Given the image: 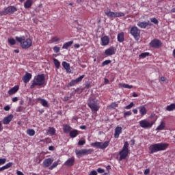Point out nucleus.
I'll use <instances>...</instances> for the list:
<instances>
[{"label":"nucleus","mask_w":175,"mask_h":175,"mask_svg":"<svg viewBox=\"0 0 175 175\" xmlns=\"http://www.w3.org/2000/svg\"><path fill=\"white\" fill-rule=\"evenodd\" d=\"M133 106H135V104H133V102H132L129 105L126 106L124 107V109H126V110H129V109H132V107H133Z\"/></svg>","instance_id":"obj_41"},{"label":"nucleus","mask_w":175,"mask_h":175,"mask_svg":"<svg viewBox=\"0 0 175 175\" xmlns=\"http://www.w3.org/2000/svg\"><path fill=\"white\" fill-rule=\"evenodd\" d=\"M69 134H70V137L74 139V137H77V135H79V131H77L76 129L72 130V131H70Z\"/></svg>","instance_id":"obj_31"},{"label":"nucleus","mask_w":175,"mask_h":175,"mask_svg":"<svg viewBox=\"0 0 175 175\" xmlns=\"http://www.w3.org/2000/svg\"><path fill=\"white\" fill-rule=\"evenodd\" d=\"M13 117L14 116L12 114L8 115V116L5 117L3 120V124H4V125H8V124H10L12 120H13Z\"/></svg>","instance_id":"obj_18"},{"label":"nucleus","mask_w":175,"mask_h":175,"mask_svg":"<svg viewBox=\"0 0 175 175\" xmlns=\"http://www.w3.org/2000/svg\"><path fill=\"white\" fill-rule=\"evenodd\" d=\"M165 109L167 111H173V110H175V104L172 103L171 105H167Z\"/></svg>","instance_id":"obj_33"},{"label":"nucleus","mask_w":175,"mask_h":175,"mask_svg":"<svg viewBox=\"0 0 175 175\" xmlns=\"http://www.w3.org/2000/svg\"><path fill=\"white\" fill-rule=\"evenodd\" d=\"M88 106L92 110V111H98L100 109L99 103L98 100L90 98L88 101Z\"/></svg>","instance_id":"obj_5"},{"label":"nucleus","mask_w":175,"mask_h":175,"mask_svg":"<svg viewBox=\"0 0 175 175\" xmlns=\"http://www.w3.org/2000/svg\"><path fill=\"white\" fill-rule=\"evenodd\" d=\"M85 128H86V126H84V125H82V126H80V129L84 130V129H85Z\"/></svg>","instance_id":"obj_63"},{"label":"nucleus","mask_w":175,"mask_h":175,"mask_svg":"<svg viewBox=\"0 0 175 175\" xmlns=\"http://www.w3.org/2000/svg\"><path fill=\"white\" fill-rule=\"evenodd\" d=\"M97 172H98V173H105V170L99 167L97 169Z\"/></svg>","instance_id":"obj_51"},{"label":"nucleus","mask_w":175,"mask_h":175,"mask_svg":"<svg viewBox=\"0 0 175 175\" xmlns=\"http://www.w3.org/2000/svg\"><path fill=\"white\" fill-rule=\"evenodd\" d=\"M49 133L50 135H55V129L54 127H50L49 130Z\"/></svg>","instance_id":"obj_39"},{"label":"nucleus","mask_w":175,"mask_h":175,"mask_svg":"<svg viewBox=\"0 0 175 175\" xmlns=\"http://www.w3.org/2000/svg\"><path fill=\"white\" fill-rule=\"evenodd\" d=\"M27 133L29 135V136H33L35 135V130L32 129H28L27 130Z\"/></svg>","instance_id":"obj_36"},{"label":"nucleus","mask_w":175,"mask_h":175,"mask_svg":"<svg viewBox=\"0 0 175 175\" xmlns=\"http://www.w3.org/2000/svg\"><path fill=\"white\" fill-rule=\"evenodd\" d=\"M84 79V75H81L79 77L77 78L76 79L72 80L68 85L67 87L68 88L70 87H73V85H76V84H79L81 80Z\"/></svg>","instance_id":"obj_12"},{"label":"nucleus","mask_w":175,"mask_h":175,"mask_svg":"<svg viewBox=\"0 0 175 175\" xmlns=\"http://www.w3.org/2000/svg\"><path fill=\"white\" fill-rule=\"evenodd\" d=\"M63 100H64V102H66V101L69 100V97H68V96H65V97L64 98Z\"/></svg>","instance_id":"obj_57"},{"label":"nucleus","mask_w":175,"mask_h":175,"mask_svg":"<svg viewBox=\"0 0 175 175\" xmlns=\"http://www.w3.org/2000/svg\"><path fill=\"white\" fill-rule=\"evenodd\" d=\"M107 17H111V18H116V12L111 11H107L105 12Z\"/></svg>","instance_id":"obj_30"},{"label":"nucleus","mask_w":175,"mask_h":175,"mask_svg":"<svg viewBox=\"0 0 175 175\" xmlns=\"http://www.w3.org/2000/svg\"><path fill=\"white\" fill-rule=\"evenodd\" d=\"M150 118H154V120H153L152 122H148V120L144 119V120L139 121V124L141 126V128H144V129L152 128V125H154V124H155V121H157V120H158V118L157 117V116H155V114L152 113L150 115Z\"/></svg>","instance_id":"obj_4"},{"label":"nucleus","mask_w":175,"mask_h":175,"mask_svg":"<svg viewBox=\"0 0 175 175\" xmlns=\"http://www.w3.org/2000/svg\"><path fill=\"white\" fill-rule=\"evenodd\" d=\"M63 131L65 133H70L72 131V127L68 124H65L63 126Z\"/></svg>","instance_id":"obj_29"},{"label":"nucleus","mask_w":175,"mask_h":175,"mask_svg":"<svg viewBox=\"0 0 175 175\" xmlns=\"http://www.w3.org/2000/svg\"><path fill=\"white\" fill-rule=\"evenodd\" d=\"M119 85H120V87H122L123 88H128V89L133 88V85H128L126 83H120Z\"/></svg>","instance_id":"obj_35"},{"label":"nucleus","mask_w":175,"mask_h":175,"mask_svg":"<svg viewBox=\"0 0 175 175\" xmlns=\"http://www.w3.org/2000/svg\"><path fill=\"white\" fill-rule=\"evenodd\" d=\"M33 0H27L24 3L25 9H29L32 6Z\"/></svg>","instance_id":"obj_28"},{"label":"nucleus","mask_w":175,"mask_h":175,"mask_svg":"<svg viewBox=\"0 0 175 175\" xmlns=\"http://www.w3.org/2000/svg\"><path fill=\"white\" fill-rule=\"evenodd\" d=\"M79 146H84L85 144V140H80L78 142Z\"/></svg>","instance_id":"obj_50"},{"label":"nucleus","mask_w":175,"mask_h":175,"mask_svg":"<svg viewBox=\"0 0 175 175\" xmlns=\"http://www.w3.org/2000/svg\"><path fill=\"white\" fill-rule=\"evenodd\" d=\"M144 174L145 175H148V174H150V169H149V168L146 169L145 171H144Z\"/></svg>","instance_id":"obj_52"},{"label":"nucleus","mask_w":175,"mask_h":175,"mask_svg":"<svg viewBox=\"0 0 175 175\" xmlns=\"http://www.w3.org/2000/svg\"><path fill=\"white\" fill-rule=\"evenodd\" d=\"M101 46H107L110 43V38L107 36H104L101 38Z\"/></svg>","instance_id":"obj_15"},{"label":"nucleus","mask_w":175,"mask_h":175,"mask_svg":"<svg viewBox=\"0 0 175 175\" xmlns=\"http://www.w3.org/2000/svg\"><path fill=\"white\" fill-rule=\"evenodd\" d=\"M117 39H118V42H119V43H122V42H124V40H125L124 32L119 33L118 34Z\"/></svg>","instance_id":"obj_24"},{"label":"nucleus","mask_w":175,"mask_h":175,"mask_svg":"<svg viewBox=\"0 0 175 175\" xmlns=\"http://www.w3.org/2000/svg\"><path fill=\"white\" fill-rule=\"evenodd\" d=\"M62 66L66 70V72L70 73V64L66 62H62Z\"/></svg>","instance_id":"obj_25"},{"label":"nucleus","mask_w":175,"mask_h":175,"mask_svg":"<svg viewBox=\"0 0 175 175\" xmlns=\"http://www.w3.org/2000/svg\"><path fill=\"white\" fill-rule=\"evenodd\" d=\"M148 56H150V53L145 52L139 55V58H146V57H148Z\"/></svg>","instance_id":"obj_38"},{"label":"nucleus","mask_w":175,"mask_h":175,"mask_svg":"<svg viewBox=\"0 0 175 175\" xmlns=\"http://www.w3.org/2000/svg\"><path fill=\"white\" fill-rule=\"evenodd\" d=\"M128 147H129V144H128V142H125L122 150L119 152L120 161H122V159H125L128 157V154H129Z\"/></svg>","instance_id":"obj_6"},{"label":"nucleus","mask_w":175,"mask_h":175,"mask_svg":"<svg viewBox=\"0 0 175 175\" xmlns=\"http://www.w3.org/2000/svg\"><path fill=\"white\" fill-rule=\"evenodd\" d=\"M72 44H73V41L67 42L63 44L62 49L64 50H68L69 47H71Z\"/></svg>","instance_id":"obj_26"},{"label":"nucleus","mask_w":175,"mask_h":175,"mask_svg":"<svg viewBox=\"0 0 175 175\" xmlns=\"http://www.w3.org/2000/svg\"><path fill=\"white\" fill-rule=\"evenodd\" d=\"M37 100L38 102H40V103L42 105V106H43L44 107H49V102H47V100H46V99L44 98H38L37 99Z\"/></svg>","instance_id":"obj_23"},{"label":"nucleus","mask_w":175,"mask_h":175,"mask_svg":"<svg viewBox=\"0 0 175 175\" xmlns=\"http://www.w3.org/2000/svg\"><path fill=\"white\" fill-rule=\"evenodd\" d=\"M31 79H32V74L29 72H26V74L22 78V80L23 83L27 84V83H29V80H31Z\"/></svg>","instance_id":"obj_16"},{"label":"nucleus","mask_w":175,"mask_h":175,"mask_svg":"<svg viewBox=\"0 0 175 175\" xmlns=\"http://www.w3.org/2000/svg\"><path fill=\"white\" fill-rule=\"evenodd\" d=\"M140 32L141 30L136 26L131 27L130 30L131 35L134 38L135 40H139L140 39Z\"/></svg>","instance_id":"obj_10"},{"label":"nucleus","mask_w":175,"mask_h":175,"mask_svg":"<svg viewBox=\"0 0 175 175\" xmlns=\"http://www.w3.org/2000/svg\"><path fill=\"white\" fill-rule=\"evenodd\" d=\"M15 39L20 43L21 47L24 50H27L32 46V40L31 38L26 39L24 36H16Z\"/></svg>","instance_id":"obj_2"},{"label":"nucleus","mask_w":175,"mask_h":175,"mask_svg":"<svg viewBox=\"0 0 175 175\" xmlns=\"http://www.w3.org/2000/svg\"><path fill=\"white\" fill-rule=\"evenodd\" d=\"M116 51H117V49L114 46H111L105 51L104 54L107 55V57H110L114 55Z\"/></svg>","instance_id":"obj_13"},{"label":"nucleus","mask_w":175,"mask_h":175,"mask_svg":"<svg viewBox=\"0 0 175 175\" xmlns=\"http://www.w3.org/2000/svg\"><path fill=\"white\" fill-rule=\"evenodd\" d=\"M65 166H68L70 167V166H73L75 165V158L72 157L68 159L65 163H64Z\"/></svg>","instance_id":"obj_21"},{"label":"nucleus","mask_w":175,"mask_h":175,"mask_svg":"<svg viewBox=\"0 0 175 175\" xmlns=\"http://www.w3.org/2000/svg\"><path fill=\"white\" fill-rule=\"evenodd\" d=\"M59 40H61V38L57 36L53 37L51 40V43H55V42H59Z\"/></svg>","instance_id":"obj_37"},{"label":"nucleus","mask_w":175,"mask_h":175,"mask_svg":"<svg viewBox=\"0 0 175 175\" xmlns=\"http://www.w3.org/2000/svg\"><path fill=\"white\" fill-rule=\"evenodd\" d=\"M8 43H10L11 46H14V44H16V40H14V38H9Z\"/></svg>","instance_id":"obj_40"},{"label":"nucleus","mask_w":175,"mask_h":175,"mask_svg":"<svg viewBox=\"0 0 175 175\" xmlns=\"http://www.w3.org/2000/svg\"><path fill=\"white\" fill-rule=\"evenodd\" d=\"M166 126V123L164 121L161 122L160 125H159L156 131H163V129H165Z\"/></svg>","instance_id":"obj_27"},{"label":"nucleus","mask_w":175,"mask_h":175,"mask_svg":"<svg viewBox=\"0 0 175 175\" xmlns=\"http://www.w3.org/2000/svg\"><path fill=\"white\" fill-rule=\"evenodd\" d=\"M104 83H105V84H109V79H104Z\"/></svg>","instance_id":"obj_58"},{"label":"nucleus","mask_w":175,"mask_h":175,"mask_svg":"<svg viewBox=\"0 0 175 175\" xmlns=\"http://www.w3.org/2000/svg\"><path fill=\"white\" fill-rule=\"evenodd\" d=\"M132 116V112H131V111L124 112V118L126 116Z\"/></svg>","instance_id":"obj_48"},{"label":"nucleus","mask_w":175,"mask_h":175,"mask_svg":"<svg viewBox=\"0 0 175 175\" xmlns=\"http://www.w3.org/2000/svg\"><path fill=\"white\" fill-rule=\"evenodd\" d=\"M12 165H13V163L10 162V163H8L5 165H3V167H4V170H6V169H9V167H11Z\"/></svg>","instance_id":"obj_42"},{"label":"nucleus","mask_w":175,"mask_h":175,"mask_svg":"<svg viewBox=\"0 0 175 175\" xmlns=\"http://www.w3.org/2000/svg\"><path fill=\"white\" fill-rule=\"evenodd\" d=\"M61 162V160L58 159L57 161L53 162L51 166L49 167V170H53V169H55L58 166V163Z\"/></svg>","instance_id":"obj_32"},{"label":"nucleus","mask_w":175,"mask_h":175,"mask_svg":"<svg viewBox=\"0 0 175 175\" xmlns=\"http://www.w3.org/2000/svg\"><path fill=\"white\" fill-rule=\"evenodd\" d=\"M89 175H98V172H96L95 170H93L90 173Z\"/></svg>","instance_id":"obj_54"},{"label":"nucleus","mask_w":175,"mask_h":175,"mask_svg":"<svg viewBox=\"0 0 175 175\" xmlns=\"http://www.w3.org/2000/svg\"><path fill=\"white\" fill-rule=\"evenodd\" d=\"M4 110H5V111H9V110H10V107L9 105L5 106Z\"/></svg>","instance_id":"obj_55"},{"label":"nucleus","mask_w":175,"mask_h":175,"mask_svg":"<svg viewBox=\"0 0 175 175\" xmlns=\"http://www.w3.org/2000/svg\"><path fill=\"white\" fill-rule=\"evenodd\" d=\"M53 162H54V159H53L51 158L46 159L43 161L44 167H49V166H50V165H51V163H53Z\"/></svg>","instance_id":"obj_19"},{"label":"nucleus","mask_w":175,"mask_h":175,"mask_svg":"<svg viewBox=\"0 0 175 175\" xmlns=\"http://www.w3.org/2000/svg\"><path fill=\"white\" fill-rule=\"evenodd\" d=\"M109 144H110V141H106L104 143L96 142L92 143L91 146L96 148H100V150H105L109 147Z\"/></svg>","instance_id":"obj_7"},{"label":"nucleus","mask_w":175,"mask_h":175,"mask_svg":"<svg viewBox=\"0 0 175 175\" xmlns=\"http://www.w3.org/2000/svg\"><path fill=\"white\" fill-rule=\"evenodd\" d=\"M111 109H116V107H118V104L117 103H112L111 104Z\"/></svg>","instance_id":"obj_47"},{"label":"nucleus","mask_w":175,"mask_h":175,"mask_svg":"<svg viewBox=\"0 0 175 175\" xmlns=\"http://www.w3.org/2000/svg\"><path fill=\"white\" fill-rule=\"evenodd\" d=\"M15 12H17V8L12 5L4 9L3 11H0V16H6L8 14H13Z\"/></svg>","instance_id":"obj_8"},{"label":"nucleus","mask_w":175,"mask_h":175,"mask_svg":"<svg viewBox=\"0 0 175 175\" xmlns=\"http://www.w3.org/2000/svg\"><path fill=\"white\" fill-rule=\"evenodd\" d=\"M59 50H61L59 46H55L53 47V51H55V53H59Z\"/></svg>","instance_id":"obj_46"},{"label":"nucleus","mask_w":175,"mask_h":175,"mask_svg":"<svg viewBox=\"0 0 175 175\" xmlns=\"http://www.w3.org/2000/svg\"><path fill=\"white\" fill-rule=\"evenodd\" d=\"M6 163V159H0V165H5Z\"/></svg>","instance_id":"obj_49"},{"label":"nucleus","mask_w":175,"mask_h":175,"mask_svg":"<svg viewBox=\"0 0 175 175\" xmlns=\"http://www.w3.org/2000/svg\"><path fill=\"white\" fill-rule=\"evenodd\" d=\"M137 27H139V28H142L143 29L147 28V27H151V25H152V24H151V23L150 22V21H139L137 23Z\"/></svg>","instance_id":"obj_14"},{"label":"nucleus","mask_w":175,"mask_h":175,"mask_svg":"<svg viewBox=\"0 0 175 175\" xmlns=\"http://www.w3.org/2000/svg\"><path fill=\"white\" fill-rule=\"evenodd\" d=\"M125 16V13L122 12H116V17H124Z\"/></svg>","instance_id":"obj_43"},{"label":"nucleus","mask_w":175,"mask_h":175,"mask_svg":"<svg viewBox=\"0 0 175 175\" xmlns=\"http://www.w3.org/2000/svg\"><path fill=\"white\" fill-rule=\"evenodd\" d=\"M169 147V144L158 143L154 144L149 146V154L159 152V151H165Z\"/></svg>","instance_id":"obj_1"},{"label":"nucleus","mask_w":175,"mask_h":175,"mask_svg":"<svg viewBox=\"0 0 175 175\" xmlns=\"http://www.w3.org/2000/svg\"><path fill=\"white\" fill-rule=\"evenodd\" d=\"M152 49H161L162 47V42L157 38L153 39L149 44Z\"/></svg>","instance_id":"obj_11"},{"label":"nucleus","mask_w":175,"mask_h":175,"mask_svg":"<svg viewBox=\"0 0 175 175\" xmlns=\"http://www.w3.org/2000/svg\"><path fill=\"white\" fill-rule=\"evenodd\" d=\"M49 151H53L54 150V146H51L49 147Z\"/></svg>","instance_id":"obj_59"},{"label":"nucleus","mask_w":175,"mask_h":175,"mask_svg":"<svg viewBox=\"0 0 175 175\" xmlns=\"http://www.w3.org/2000/svg\"><path fill=\"white\" fill-rule=\"evenodd\" d=\"M94 152V149H82V150H75V154L77 158H81L82 155H89Z\"/></svg>","instance_id":"obj_9"},{"label":"nucleus","mask_w":175,"mask_h":175,"mask_svg":"<svg viewBox=\"0 0 175 175\" xmlns=\"http://www.w3.org/2000/svg\"><path fill=\"white\" fill-rule=\"evenodd\" d=\"M122 133V127L117 126L115 129L114 137L115 139H118L120 137V135Z\"/></svg>","instance_id":"obj_17"},{"label":"nucleus","mask_w":175,"mask_h":175,"mask_svg":"<svg viewBox=\"0 0 175 175\" xmlns=\"http://www.w3.org/2000/svg\"><path fill=\"white\" fill-rule=\"evenodd\" d=\"M20 111H23V107L21 106L18 107V108L16 109L17 113H19Z\"/></svg>","instance_id":"obj_53"},{"label":"nucleus","mask_w":175,"mask_h":175,"mask_svg":"<svg viewBox=\"0 0 175 175\" xmlns=\"http://www.w3.org/2000/svg\"><path fill=\"white\" fill-rule=\"evenodd\" d=\"M44 80L45 77L44 74L35 76L34 79L32 81V83L30 85V88L31 90H33V88H35L36 86L43 87L44 85Z\"/></svg>","instance_id":"obj_3"},{"label":"nucleus","mask_w":175,"mask_h":175,"mask_svg":"<svg viewBox=\"0 0 175 175\" xmlns=\"http://www.w3.org/2000/svg\"><path fill=\"white\" fill-rule=\"evenodd\" d=\"M165 80H166V79L165 78V77H161V81H165Z\"/></svg>","instance_id":"obj_64"},{"label":"nucleus","mask_w":175,"mask_h":175,"mask_svg":"<svg viewBox=\"0 0 175 175\" xmlns=\"http://www.w3.org/2000/svg\"><path fill=\"white\" fill-rule=\"evenodd\" d=\"M133 113L134 114H137V109H134L133 110Z\"/></svg>","instance_id":"obj_61"},{"label":"nucleus","mask_w":175,"mask_h":175,"mask_svg":"<svg viewBox=\"0 0 175 175\" xmlns=\"http://www.w3.org/2000/svg\"><path fill=\"white\" fill-rule=\"evenodd\" d=\"M19 88L20 87L18 85L14 86L8 91L9 95H14V94L18 91Z\"/></svg>","instance_id":"obj_22"},{"label":"nucleus","mask_w":175,"mask_h":175,"mask_svg":"<svg viewBox=\"0 0 175 175\" xmlns=\"http://www.w3.org/2000/svg\"><path fill=\"white\" fill-rule=\"evenodd\" d=\"M150 21L151 23H153V24L156 25L159 23V21H158V19H157V18H151Z\"/></svg>","instance_id":"obj_44"},{"label":"nucleus","mask_w":175,"mask_h":175,"mask_svg":"<svg viewBox=\"0 0 175 175\" xmlns=\"http://www.w3.org/2000/svg\"><path fill=\"white\" fill-rule=\"evenodd\" d=\"M138 109L142 117L147 114V109H146V107H144V105L139 107Z\"/></svg>","instance_id":"obj_20"},{"label":"nucleus","mask_w":175,"mask_h":175,"mask_svg":"<svg viewBox=\"0 0 175 175\" xmlns=\"http://www.w3.org/2000/svg\"><path fill=\"white\" fill-rule=\"evenodd\" d=\"M74 47H75V49H79V48L80 47V44H75L74 45Z\"/></svg>","instance_id":"obj_60"},{"label":"nucleus","mask_w":175,"mask_h":175,"mask_svg":"<svg viewBox=\"0 0 175 175\" xmlns=\"http://www.w3.org/2000/svg\"><path fill=\"white\" fill-rule=\"evenodd\" d=\"M109 64H111V60H105L102 63V66H106V65H109Z\"/></svg>","instance_id":"obj_45"},{"label":"nucleus","mask_w":175,"mask_h":175,"mask_svg":"<svg viewBox=\"0 0 175 175\" xmlns=\"http://www.w3.org/2000/svg\"><path fill=\"white\" fill-rule=\"evenodd\" d=\"M17 100H18V97H14L12 98V102H17Z\"/></svg>","instance_id":"obj_56"},{"label":"nucleus","mask_w":175,"mask_h":175,"mask_svg":"<svg viewBox=\"0 0 175 175\" xmlns=\"http://www.w3.org/2000/svg\"><path fill=\"white\" fill-rule=\"evenodd\" d=\"M53 62L55 68H57V69H59V66H61V63L59 61L55 58H53Z\"/></svg>","instance_id":"obj_34"},{"label":"nucleus","mask_w":175,"mask_h":175,"mask_svg":"<svg viewBox=\"0 0 175 175\" xmlns=\"http://www.w3.org/2000/svg\"><path fill=\"white\" fill-rule=\"evenodd\" d=\"M131 144L132 146H135V139H131Z\"/></svg>","instance_id":"obj_62"}]
</instances>
